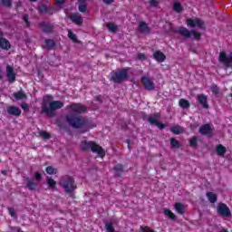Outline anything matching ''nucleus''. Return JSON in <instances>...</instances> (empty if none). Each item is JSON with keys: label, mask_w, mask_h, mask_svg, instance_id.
I'll list each match as a JSON object with an SVG mask.
<instances>
[{"label": "nucleus", "mask_w": 232, "mask_h": 232, "mask_svg": "<svg viewBox=\"0 0 232 232\" xmlns=\"http://www.w3.org/2000/svg\"><path fill=\"white\" fill-rule=\"evenodd\" d=\"M47 184L49 186V188L53 189V191H55V189H57V181H55L51 177H47Z\"/></svg>", "instance_id": "22"}, {"label": "nucleus", "mask_w": 232, "mask_h": 232, "mask_svg": "<svg viewBox=\"0 0 232 232\" xmlns=\"http://www.w3.org/2000/svg\"><path fill=\"white\" fill-rule=\"evenodd\" d=\"M68 37L69 39L72 40V43H79V40H77V35L72 32V30H68Z\"/></svg>", "instance_id": "31"}, {"label": "nucleus", "mask_w": 232, "mask_h": 232, "mask_svg": "<svg viewBox=\"0 0 232 232\" xmlns=\"http://www.w3.org/2000/svg\"><path fill=\"white\" fill-rule=\"evenodd\" d=\"M45 46L47 48H53V46H55V42H53V40H45Z\"/></svg>", "instance_id": "39"}, {"label": "nucleus", "mask_w": 232, "mask_h": 232, "mask_svg": "<svg viewBox=\"0 0 232 232\" xmlns=\"http://www.w3.org/2000/svg\"><path fill=\"white\" fill-rule=\"evenodd\" d=\"M24 21L26 26H30V22H28V16H24Z\"/></svg>", "instance_id": "50"}, {"label": "nucleus", "mask_w": 232, "mask_h": 232, "mask_svg": "<svg viewBox=\"0 0 232 232\" xmlns=\"http://www.w3.org/2000/svg\"><path fill=\"white\" fill-rule=\"evenodd\" d=\"M14 97L15 101H24V99H26V94L23 92H18L14 93Z\"/></svg>", "instance_id": "27"}, {"label": "nucleus", "mask_w": 232, "mask_h": 232, "mask_svg": "<svg viewBox=\"0 0 232 232\" xmlns=\"http://www.w3.org/2000/svg\"><path fill=\"white\" fill-rule=\"evenodd\" d=\"M88 0H78L79 5V12L84 13L86 12V2Z\"/></svg>", "instance_id": "26"}, {"label": "nucleus", "mask_w": 232, "mask_h": 232, "mask_svg": "<svg viewBox=\"0 0 232 232\" xmlns=\"http://www.w3.org/2000/svg\"><path fill=\"white\" fill-rule=\"evenodd\" d=\"M46 173H48V175H56L57 173V169L49 166L46 168Z\"/></svg>", "instance_id": "34"}, {"label": "nucleus", "mask_w": 232, "mask_h": 232, "mask_svg": "<svg viewBox=\"0 0 232 232\" xmlns=\"http://www.w3.org/2000/svg\"><path fill=\"white\" fill-rule=\"evenodd\" d=\"M44 101H48V105L44 103L43 105V111L50 115L54 110H61L64 106V103L61 101H52V96H45Z\"/></svg>", "instance_id": "4"}, {"label": "nucleus", "mask_w": 232, "mask_h": 232, "mask_svg": "<svg viewBox=\"0 0 232 232\" xmlns=\"http://www.w3.org/2000/svg\"><path fill=\"white\" fill-rule=\"evenodd\" d=\"M21 107L24 110V111H28V104L23 103Z\"/></svg>", "instance_id": "51"}, {"label": "nucleus", "mask_w": 232, "mask_h": 232, "mask_svg": "<svg viewBox=\"0 0 232 232\" xmlns=\"http://www.w3.org/2000/svg\"><path fill=\"white\" fill-rule=\"evenodd\" d=\"M63 5H64V0H58L56 2V5H58L59 8H61V6H63Z\"/></svg>", "instance_id": "48"}, {"label": "nucleus", "mask_w": 232, "mask_h": 232, "mask_svg": "<svg viewBox=\"0 0 232 232\" xmlns=\"http://www.w3.org/2000/svg\"><path fill=\"white\" fill-rule=\"evenodd\" d=\"M128 70L121 69L112 72L111 79L113 82H124L128 79Z\"/></svg>", "instance_id": "5"}, {"label": "nucleus", "mask_w": 232, "mask_h": 232, "mask_svg": "<svg viewBox=\"0 0 232 232\" xmlns=\"http://www.w3.org/2000/svg\"><path fill=\"white\" fill-rule=\"evenodd\" d=\"M114 1L115 0H103V3H105V5H111Z\"/></svg>", "instance_id": "52"}, {"label": "nucleus", "mask_w": 232, "mask_h": 232, "mask_svg": "<svg viewBox=\"0 0 232 232\" xmlns=\"http://www.w3.org/2000/svg\"><path fill=\"white\" fill-rule=\"evenodd\" d=\"M42 30H44V32H52V26L42 24Z\"/></svg>", "instance_id": "40"}, {"label": "nucleus", "mask_w": 232, "mask_h": 232, "mask_svg": "<svg viewBox=\"0 0 232 232\" xmlns=\"http://www.w3.org/2000/svg\"><path fill=\"white\" fill-rule=\"evenodd\" d=\"M187 26H190V28H204V21L200 18H188L187 19Z\"/></svg>", "instance_id": "7"}, {"label": "nucleus", "mask_w": 232, "mask_h": 232, "mask_svg": "<svg viewBox=\"0 0 232 232\" xmlns=\"http://www.w3.org/2000/svg\"><path fill=\"white\" fill-rule=\"evenodd\" d=\"M138 59H140V61H146L148 57L146 56V54L140 53L138 54Z\"/></svg>", "instance_id": "42"}, {"label": "nucleus", "mask_w": 232, "mask_h": 232, "mask_svg": "<svg viewBox=\"0 0 232 232\" xmlns=\"http://www.w3.org/2000/svg\"><path fill=\"white\" fill-rule=\"evenodd\" d=\"M6 75L9 82H14V81H15V72H14V68L10 65L6 67Z\"/></svg>", "instance_id": "16"}, {"label": "nucleus", "mask_w": 232, "mask_h": 232, "mask_svg": "<svg viewBox=\"0 0 232 232\" xmlns=\"http://www.w3.org/2000/svg\"><path fill=\"white\" fill-rule=\"evenodd\" d=\"M142 229H143L142 232H155V231H153V229L150 228L149 227H145Z\"/></svg>", "instance_id": "49"}, {"label": "nucleus", "mask_w": 232, "mask_h": 232, "mask_svg": "<svg viewBox=\"0 0 232 232\" xmlns=\"http://www.w3.org/2000/svg\"><path fill=\"white\" fill-rule=\"evenodd\" d=\"M46 11H47L46 5H41L39 7V12H41V14H45Z\"/></svg>", "instance_id": "44"}, {"label": "nucleus", "mask_w": 232, "mask_h": 232, "mask_svg": "<svg viewBox=\"0 0 232 232\" xmlns=\"http://www.w3.org/2000/svg\"><path fill=\"white\" fill-rule=\"evenodd\" d=\"M179 105L180 106V108L183 109H188L190 106L189 102L186 99H180L179 102Z\"/></svg>", "instance_id": "30"}, {"label": "nucleus", "mask_w": 232, "mask_h": 232, "mask_svg": "<svg viewBox=\"0 0 232 232\" xmlns=\"http://www.w3.org/2000/svg\"><path fill=\"white\" fill-rule=\"evenodd\" d=\"M199 133H201V135H208V137H211V135H213V129L209 124H206L200 127Z\"/></svg>", "instance_id": "13"}, {"label": "nucleus", "mask_w": 232, "mask_h": 232, "mask_svg": "<svg viewBox=\"0 0 232 232\" xmlns=\"http://www.w3.org/2000/svg\"><path fill=\"white\" fill-rule=\"evenodd\" d=\"M26 186L29 189H35L37 183L34 182L32 179H27Z\"/></svg>", "instance_id": "32"}, {"label": "nucleus", "mask_w": 232, "mask_h": 232, "mask_svg": "<svg viewBox=\"0 0 232 232\" xmlns=\"http://www.w3.org/2000/svg\"><path fill=\"white\" fill-rule=\"evenodd\" d=\"M198 101L199 103H201L203 108H209V105L208 104V96L204 94H198Z\"/></svg>", "instance_id": "19"}, {"label": "nucleus", "mask_w": 232, "mask_h": 232, "mask_svg": "<svg viewBox=\"0 0 232 232\" xmlns=\"http://www.w3.org/2000/svg\"><path fill=\"white\" fill-rule=\"evenodd\" d=\"M173 10L178 14H179V12H182V5H180V3L175 2L173 5Z\"/></svg>", "instance_id": "33"}, {"label": "nucleus", "mask_w": 232, "mask_h": 232, "mask_svg": "<svg viewBox=\"0 0 232 232\" xmlns=\"http://www.w3.org/2000/svg\"><path fill=\"white\" fill-rule=\"evenodd\" d=\"M210 89H211L212 93H214V95H218L220 93V90L215 84L211 85Z\"/></svg>", "instance_id": "36"}, {"label": "nucleus", "mask_w": 232, "mask_h": 232, "mask_svg": "<svg viewBox=\"0 0 232 232\" xmlns=\"http://www.w3.org/2000/svg\"><path fill=\"white\" fill-rule=\"evenodd\" d=\"M3 32L0 31V39H3Z\"/></svg>", "instance_id": "53"}, {"label": "nucleus", "mask_w": 232, "mask_h": 232, "mask_svg": "<svg viewBox=\"0 0 232 232\" xmlns=\"http://www.w3.org/2000/svg\"><path fill=\"white\" fill-rule=\"evenodd\" d=\"M114 171L116 173V175H121V173H122V165L121 164H118L114 167Z\"/></svg>", "instance_id": "37"}, {"label": "nucleus", "mask_w": 232, "mask_h": 232, "mask_svg": "<svg viewBox=\"0 0 232 232\" xmlns=\"http://www.w3.org/2000/svg\"><path fill=\"white\" fill-rule=\"evenodd\" d=\"M179 34H180L181 35H183L184 37H191V35H193L194 39H200V33L192 30L191 32H189V30L186 29L185 27H179L177 31Z\"/></svg>", "instance_id": "6"}, {"label": "nucleus", "mask_w": 232, "mask_h": 232, "mask_svg": "<svg viewBox=\"0 0 232 232\" xmlns=\"http://www.w3.org/2000/svg\"><path fill=\"white\" fill-rule=\"evenodd\" d=\"M2 173H3L4 175H6V170H3Z\"/></svg>", "instance_id": "54"}, {"label": "nucleus", "mask_w": 232, "mask_h": 232, "mask_svg": "<svg viewBox=\"0 0 232 232\" xmlns=\"http://www.w3.org/2000/svg\"><path fill=\"white\" fill-rule=\"evenodd\" d=\"M139 34H150V27L145 22H140L138 27Z\"/></svg>", "instance_id": "18"}, {"label": "nucleus", "mask_w": 232, "mask_h": 232, "mask_svg": "<svg viewBox=\"0 0 232 232\" xmlns=\"http://www.w3.org/2000/svg\"><path fill=\"white\" fill-rule=\"evenodd\" d=\"M11 46L10 42L6 40V38H0V47H2L3 50H10Z\"/></svg>", "instance_id": "20"}, {"label": "nucleus", "mask_w": 232, "mask_h": 232, "mask_svg": "<svg viewBox=\"0 0 232 232\" xmlns=\"http://www.w3.org/2000/svg\"><path fill=\"white\" fill-rule=\"evenodd\" d=\"M66 121L72 126V128H80L82 132L90 131V130L96 126L95 123H92L82 117L67 116Z\"/></svg>", "instance_id": "1"}, {"label": "nucleus", "mask_w": 232, "mask_h": 232, "mask_svg": "<svg viewBox=\"0 0 232 232\" xmlns=\"http://www.w3.org/2000/svg\"><path fill=\"white\" fill-rule=\"evenodd\" d=\"M34 178H35L36 180H41V179H42L41 173L35 172L34 173Z\"/></svg>", "instance_id": "47"}, {"label": "nucleus", "mask_w": 232, "mask_h": 232, "mask_svg": "<svg viewBox=\"0 0 232 232\" xmlns=\"http://www.w3.org/2000/svg\"><path fill=\"white\" fill-rule=\"evenodd\" d=\"M170 146L172 148H180V142L179 140H175V138L170 139Z\"/></svg>", "instance_id": "35"}, {"label": "nucleus", "mask_w": 232, "mask_h": 232, "mask_svg": "<svg viewBox=\"0 0 232 232\" xmlns=\"http://www.w3.org/2000/svg\"><path fill=\"white\" fill-rule=\"evenodd\" d=\"M31 1H35V0H31Z\"/></svg>", "instance_id": "55"}, {"label": "nucleus", "mask_w": 232, "mask_h": 232, "mask_svg": "<svg viewBox=\"0 0 232 232\" xmlns=\"http://www.w3.org/2000/svg\"><path fill=\"white\" fill-rule=\"evenodd\" d=\"M141 84L144 86L145 90H155V82H153V81L147 76H143L141 78Z\"/></svg>", "instance_id": "9"}, {"label": "nucleus", "mask_w": 232, "mask_h": 232, "mask_svg": "<svg viewBox=\"0 0 232 232\" xmlns=\"http://www.w3.org/2000/svg\"><path fill=\"white\" fill-rule=\"evenodd\" d=\"M1 3L4 6H10L12 5V1L10 0H1Z\"/></svg>", "instance_id": "43"}, {"label": "nucleus", "mask_w": 232, "mask_h": 232, "mask_svg": "<svg viewBox=\"0 0 232 232\" xmlns=\"http://www.w3.org/2000/svg\"><path fill=\"white\" fill-rule=\"evenodd\" d=\"M170 130L172 131V133H174V135H179V133H184V128L179 125L171 127Z\"/></svg>", "instance_id": "25"}, {"label": "nucleus", "mask_w": 232, "mask_h": 232, "mask_svg": "<svg viewBox=\"0 0 232 232\" xmlns=\"http://www.w3.org/2000/svg\"><path fill=\"white\" fill-rule=\"evenodd\" d=\"M188 207L180 202L175 203L174 204V208L177 211L178 215H184L186 213V208Z\"/></svg>", "instance_id": "14"}, {"label": "nucleus", "mask_w": 232, "mask_h": 232, "mask_svg": "<svg viewBox=\"0 0 232 232\" xmlns=\"http://www.w3.org/2000/svg\"><path fill=\"white\" fill-rule=\"evenodd\" d=\"M216 151L219 157H224L227 151V149H226V147H224L222 144H219L217 146Z\"/></svg>", "instance_id": "21"}, {"label": "nucleus", "mask_w": 232, "mask_h": 232, "mask_svg": "<svg viewBox=\"0 0 232 232\" xmlns=\"http://www.w3.org/2000/svg\"><path fill=\"white\" fill-rule=\"evenodd\" d=\"M71 21H72V23H75V24H82V17L79 14H72Z\"/></svg>", "instance_id": "23"}, {"label": "nucleus", "mask_w": 232, "mask_h": 232, "mask_svg": "<svg viewBox=\"0 0 232 232\" xmlns=\"http://www.w3.org/2000/svg\"><path fill=\"white\" fill-rule=\"evenodd\" d=\"M150 6H157V5H159V1L158 0H150Z\"/></svg>", "instance_id": "45"}, {"label": "nucleus", "mask_w": 232, "mask_h": 232, "mask_svg": "<svg viewBox=\"0 0 232 232\" xmlns=\"http://www.w3.org/2000/svg\"><path fill=\"white\" fill-rule=\"evenodd\" d=\"M9 214L11 217H15V210L12 208H8Z\"/></svg>", "instance_id": "46"}, {"label": "nucleus", "mask_w": 232, "mask_h": 232, "mask_svg": "<svg viewBox=\"0 0 232 232\" xmlns=\"http://www.w3.org/2000/svg\"><path fill=\"white\" fill-rule=\"evenodd\" d=\"M80 149L82 151H88V150H91L92 153H97L98 157H101V159H104V156L106 155L104 149L94 141L82 140L80 143Z\"/></svg>", "instance_id": "2"}, {"label": "nucleus", "mask_w": 232, "mask_h": 232, "mask_svg": "<svg viewBox=\"0 0 232 232\" xmlns=\"http://www.w3.org/2000/svg\"><path fill=\"white\" fill-rule=\"evenodd\" d=\"M107 28H108L109 32L115 34L117 32V30H119V25H117L113 23H109V24H107Z\"/></svg>", "instance_id": "28"}, {"label": "nucleus", "mask_w": 232, "mask_h": 232, "mask_svg": "<svg viewBox=\"0 0 232 232\" xmlns=\"http://www.w3.org/2000/svg\"><path fill=\"white\" fill-rule=\"evenodd\" d=\"M58 184L65 193H73L75 189H77V184H75V179L72 176H63L62 177Z\"/></svg>", "instance_id": "3"}, {"label": "nucleus", "mask_w": 232, "mask_h": 232, "mask_svg": "<svg viewBox=\"0 0 232 232\" xmlns=\"http://www.w3.org/2000/svg\"><path fill=\"white\" fill-rule=\"evenodd\" d=\"M159 114H155L154 117H149V122L154 126H157L159 130H164L166 125H164V123L159 122Z\"/></svg>", "instance_id": "12"}, {"label": "nucleus", "mask_w": 232, "mask_h": 232, "mask_svg": "<svg viewBox=\"0 0 232 232\" xmlns=\"http://www.w3.org/2000/svg\"><path fill=\"white\" fill-rule=\"evenodd\" d=\"M190 146H192V148H197V137H193L190 140Z\"/></svg>", "instance_id": "41"}, {"label": "nucleus", "mask_w": 232, "mask_h": 232, "mask_svg": "<svg viewBox=\"0 0 232 232\" xmlns=\"http://www.w3.org/2000/svg\"><path fill=\"white\" fill-rule=\"evenodd\" d=\"M7 113L14 117H19V115H21V109H19V107L11 106L7 108Z\"/></svg>", "instance_id": "17"}, {"label": "nucleus", "mask_w": 232, "mask_h": 232, "mask_svg": "<svg viewBox=\"0 0 232 232\" xmlns=\"http://www.w3.org/2000/svg\"><path fill=\"white\" fill-rule=\"evenodd\" d=\"M39 135L42 137V139H44V140H48V139H50V133H48V132H46V131H44V130H41L40 132H39Z\"/></svg>", "instance_id": "38"}, {"label": "nucleus", "mask_w": 232, "mask_h": 232, "mask_svg": "<svg viewBox=\"0 0 232 232\" xmlns=\"http://www.w3.org/2000/svg\"><path fill=\"white\" fill-rule=\"evenodd\" d=\"M69 108L72 113H84L86 111V107L81 103H73Z\"/></svg>", "instance_id": "11"}, {"label": "nucleus", "mask_w": 232, "mask_h": 232, "mask_svg": "<svg viewBox=\"0 0 232 232\" xmlns=\"http://www.w3.org/2000/svg\"><path fill=\"white\" fill-rule=\"evenodd\" d=\"M218 213L221 215V217H229L231 215V211L229 210V208L224 203H220L218 206Z\"/></svg>", "instance_id": "10"}, {"label": "nucleus", "mask_w": 232, "mask_h": 232, "mask_svg": "<svg viewBox=\"0 0 232 232\" xmlns=\"http://www.w3.org/2000/svg\"><path fill=\"white\" fill-rule=\"evenodd\" d=\"M219 63H222L224 65L227 66V68H229V66H232V53H229L227 55L226 54V53H220Z\"/></svg>", "instance_id": "8"}, {"label": "nucleus", "mask_w": 232, "mask_h": 232, "mask_svg": "<svg viewBox=\"0 0 232 232\" xmlns=\"http://www.w3.org/2000/svg\"><path fill=\"white\" fill-rule=\"evenodd\" d=\"M163 213L165 217H168L170 220H175V218H177V216H175V214L169 208H164Z\"/></svg>", "instance_id": "24"}, {"label": "nucleus", "mask_w": 232, "mask_h": 232, "mask_svg": "<svg viewBox=\"0 0 232 232\" xmlns=\"http://www.w3.org/2000/svg\"><path fill=\"white\" fill-rule=\"evenodd\" d=\"M153 58L155 59V61H157V63H164L166 61V54H164L160 51H156L153 53Z\"/></svg>", "instance_id": "15"}, {"label": "nucleus", "mask_w": 232, "mask_h": 232, "mask_svg": "<svg viewBox=\"0 0 232 232\" xmlns=\"http://www.w3.org/2000/svg\"><path fill=\"white\" fill-rule=\"evenodd\" d=\"M207 198H208V200L211 204H215V202H217V194H215L213 192H208Z\"/></svg>", "instance_id": "29"}]
</instances>
